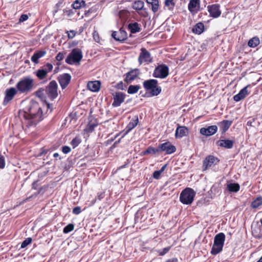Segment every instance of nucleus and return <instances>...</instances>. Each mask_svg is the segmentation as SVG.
<instances>
[{
  "instance_id": "obj_1",
  "label": "nucleus",
  "mask_w": 262,
  "mask_h": 262,
  "mask_svg": "<svg viewBox=\"0 0 262 262\" xmlns=\"http://www.w3.org/2000/svg\"><path fill=\"white\" fill-rule=\"evenodd\" d=\"M19 114L23 128L25 130L36 126L42 120V110L37 102L32 103L28 112L20 111Z\"/></svg>"
},
{
  "instance_id": "obj_2",
  "label": "nucleus",
  "mask_w": 262,
  "mask_h": 262,
  "mask_svg": "<svg viewBox=\"0 0 262 262\" xmlns=\"http://www.w3.org/2000/svg\"><path fill=\"white\" fill-rule=\"evenodd\" d=\"M34 85V80L31 76H25L16 83V88L19 94H27L33 90Z\"/></svg>"
},
{
  "instance_id": "obj_3",
  "label": "nucleus",
  "mask_w": 262,
  "mask_h": 262,
  "mask_svg": "<svg viewBox=\"0 0 262 262\" xmlns=\"http://www.w3.org/2000/svg\"><path fill=\"white\" fill-rule=\"evenodd\" d=\"M158 84V81L156 79L146 80L143 82L144 88L146 91H150V96H157L161 92V88Z\"/></svg>"
},
{
  "instance_id": "obj_4",
  "label": "nucleus",
  "mask_w": 262,
  "mask_h": 262,
  "mask_svg": "<svg viewBox=\"0 0 262 262\" xmlns=\"http://www.w3.org/2000/svg\"><path fill=\"white\" fill-rule=\"evenodd\" d=\"M195 192L189 187H187L182 191L180 195V202L185 205H190L194 200Z\"/></svg>"
},
{
  "instance_id": "obj_5",
  "label": "nucleus",
  "mask_w": 262,
  "mask_h": 262,
  "mask_svg": "<svg viewBox=\"0 0 262 262\" xmlns=\"http://www.w3.org/2000/svg\"><path fill=\"white\" fill-rule=\"evenodd\" d=\"M83 57L82 52L79 48L73 49L66 58L65 61L69 64L79 63Z\"/></svg>"
},
{
  "instance_id": "obj_6",
  "label": "nucleus",
  "mask_w": 262,
  "mask_h": 262,
  "mask_svg": "<svg viewBox=\"0 0 262 262\" xmlns=\"http://www.w3.org/2000/svg\"><path fill=\"white\" fill-rule=\"evenodd\" d=\"M53 69L52 63L47 62L39 69L34 72L39 80H43L47 78L48 73L51 72Z\"/></svg>"
},
{
  "instance_id": "obj_7",
  "label": "nucleus",
  "mask_w": 262,
  "mask_h": 262,
  "mask_svg": "<svg viewBox=\"0 0 262 262\" xmlns=\"http://www.w3.org/2000/svg\"><path fill=\"white\" fill-rule=\"evenodd\" d=\"M45 93L51 100H54L58 96V84L55 80H52L46 86Z\"/></svg>"
},
{
  "instance_id": "obj_8",
  "label": "nucleus",
  "mask_w": 262,
  "mask_h": 262,
  "mask_svg": "<svg viewBox=\"0 0 262 262\" xmlns=\"http://www.w3.org/2000/svg\"><path fill=\"white\" fill-rule=\"evenodd\" d=\"M169 75V69L167 66L164 64L158 66L154 70L153 76L159 78H165Z\"/></svg>"
},
{
  "instance_id": "obj_9",
  "label": "nucleus",
  "mask_w": 262,
  "mask_h": 262,
  "mask_svg": "<svg viewBox=\"0 0 262 262\" xmlns=\"http://www.w3.org/2000/svg\"><path fill=\"white\" fill-rule=\"evenodd\" d=\"M18 93L16 88L11 87L7 89L5 92V96L3 104L4 105L8 104L14 98V96Z\"/></svg>"
},
{
  "instance_id": "obj_10",
  "label": "nucleus",
  "mask_w": 262,
  "mask_h": 262,
  "mask_svg": "<svg viewBox=\"0 0 262 262\" xmlns=\"http://www.w3.org/2000/svg\"><path fill=\"white\" fill-rule=\"evenodd\" d=\"M220 160L214 156L209 155L207 156L203 162V171L207 170L213 165L216 164Z\"/></svg>"
},
{
  "instance_id": "obj_11",
  "label": "nucleus",
  "mask_w": 262,
  "mask_h": 262,
  "mask_svg": "<svg viewBox=\"0 0 262 262\" xmlns=\"http://www.w3.org/2000/svg\"><path fill=\"white\" fill-rule=\"evenodd\" d=\"M207 8V11L209 13V16L213 18L219 17L222 14L221 6L219 4L208 5Z\"/></svg>"
},
{
  "instance_id": "obj_12",
  "label": "nucleus",
  "mask_w": 262,
  "mask_h": 262,
  "mask_svg": "<svg viewBox=\"0 0 262 262\" xmlns=\"http://www.w3.org/2000/svg\"><path fill=\"white\" fill-rule=\"evenodd\" d=\"M112 37L116 41L123 42L127 38V34L122 27L118 31H113Z\"/></svg>"
},
{
  "instance_id": "obj_13",
  "label": "nucleus",
  "mask_w": 262,
  "mask_h": 262,
  "mask_svg": "<svg viewBox=\"0 0 262 262\" xmlns=\"http://www.w3.org/2000/svg\"><path fill=\"white\" fill-rule=\"evenodd\" d=\"M152 61L150 53L145 48H142L141 49V53L138 57V61L140 64L143 62L149 63Z\"/></svg>"
},
{
  "instance_id": "obj_14",
  "label": "nucleus",
  "mask_w": 262,
  "mask_h": 262,
  "mask_svg": "<svg viewBox=\"0 0 262 262\" xmlns=\"http://www.w3.org/2000/svg\"><path fill=\"white\" fill-rule=\"evenodd\" d=\"M159 151H165L166 154L169 155L174 152L176 150V147L169 142H166L159 145Z\"/></svg>"
},
{
  "instance_id": "obj_15",
  "label": "nucleus",
  "mask_w": 262,
  "mask_h": 262,
  "mask_svg": "<svg viewBox=\"0 0 262 262\" xmlns=\"http://www.w3.org/2000/svg\"><path fill=\"white\" fill-rule=\"evenodd\" d=\"M113 96L114 101L112 103V106L113 107L119 106L121 103L124 101L126 96L124 93L121 92H116L113 94Z\"/></svg>"
},
{
  "instance_id": "obj_16",
  "label": "nucleus",
  "mask_w": 262,
  "mask_h": 262,
  "mask_svg": "<svg viewBox=\"0 0 262 262\" xmlns=\"http://www.w3.org/2000/svg\"><path fill=\"white\" fill-rule=\"evenodd\" d=\"M57 80L62 89L63 90L66 89L70 83L71 80V76L69 73H64L60 75L58 77Z\"/></svg>"
},
{
  "instance_id": "obj_17",
  "label": "nucleus",
  "mask_w": 262,
  "mask_h": 262,
  "mask_svg": "<svg viewBox=\"0 0 262 262\" xmlns=\"http://www.w3.org/2000/svg\"><path fill=\"white\" fill-rule=\"evenodd\" d=\"M217 131V126L216 125L209 126L207 127H202L200 129V133L205 136H210L214 135Z\"/></svg>"
},
{
  "instance_id": "obj_18",
  "label": "nucleus",
  "mask_w": 262,
  "mask_h": 262,
  "mask_svg": "<svg viewBox=\"0 0 262 262\" xmlns=\"http://www.w3.org/2000/svg\"><path fill=\"white\" fill-rule=\"evenodd\" d=\"M250 86V85L246 86L242 89L237 94L234 95L233 96L234 100L236 102H238L248 96L250 93V91L248 90V88Z\"/></svg>"
},
{
  "instance_id": "obj_19",
  "label": "nucleus",
  "mask_w": 262,
  "mask_h": 262,
  "mask_svg": "<svg viewBox=\"0 0 262 262\" xmlns=\"http://www.w3.org/2000/svg\"><path fill=\"white\" fill-rule=\"evenodd\" d=\"M178 127L176 128L175 132V137L177 139L182 138L186 136L189 133V130L187 127L185 126H181L180 124H177Z\"/></svg>"
},
{
  "instance_id": "obj_20",
  "label": "nucleus",
  "mask_w": 262,
  "mask_h": 262,
  "mask_svg": "<svg viewBox=\"0 0 262 262\" xmlns=\"http://www.w3.org/2000/svg\"><path fill=\"white\" fill-rule=\"evenodd\" d=\"M98 124L97 119L93 118H89L88 123L84 129V132L87 134L92 133Z\"/></svg>"
},
{
  "instance_id": "obj_21",
  "label": "nucleus",
  "mask_w": 262,
  "mask_h": 262,
  "mask_svg": "<svg viewBox=\"0 0 262 262\" xmlns=\"http://www.w3.org/2000/svg\"><path fill=\"white\" fill-rule=\"evenodd\" d=\"M140 74L139 69H135L132 70L126 74V77L124 81L126 83H130L132 81L134 80Z\"/></svg>"
},
{
  "instance_id": "obj_22",
  "label": "nucleus",
  "mask_w": 262,
  "mask_h": 262,
  "mask_svg": "<svg viewBox=\"0 0 262 262\" xmlns=\"http://www.w3.org/2000/svg\"><path fill=\"white\" fill-rule=\"evenodd\" d=\"M232 124V121L227 120H223V121L217 123V125L219 127L222 135H224L225 134V133L229 129Z\"/></svg>"
},
{
  "instance_id": "obj_23",
  "label": "nucleus",
  "mask_w": 262,
  "mask_h": 262,
  "mask_svg": "<svg viewBox=\"0 0 262 262\" xmlns=\"http://www.w3.org/2000/svg\"><path fill=\"white\" fill-rule=\"evenodd\" d=\"M252 235L257 239L262 238V227L257 223L252 225Z\"/></svg>"
},
{
  "instance_id": "obj_24",
  "label": "nucleus",
  "mask_w": 262,
  "mask_h": 262,
  "mask_svg": "<svg viewBox=\"0 0 262 262\" xmlns=\"http://www.w3.org/2000/svg\"><path fill=\"white\" fill-rule=\"evenodd\" d=\"M200 7V0H190L188 5V9L191 13L196 12Z\"/></svg>"
},
{
  "instance_id": "obj_25",
  "label": "nucleus",
  "mask_w": 262,
  "mask_h": 262,
  "mask_svg": "<svg viewBox=\"0 0 262 262\" xmlns=\"http://www.w3.org/2000/svg\"><path fill=\"white\" fill-rule=\"evenodd\" d=\"M101 86V82L100 81H91L87 83V88L93 92H97L100 90Z\"/></svg>"
},
{
  "instance_id": "obj_26",
  "label": "nucleus",
  "mask_w": 262,
  "mask_h": 262,
  "mask_svg": "<svg viewBox=\"0 0 262 262\" xmlns=\"http://www.w3.org/2000/svg\"><path fill=\"white\" fill-rule=\"evenodd\" d=\"M234 141L229 139L219 140L216 142L218 146L224 147L227 149H231L233 147Z\"/></svg>"
},
{
  "instance_id": "obj_27",
  "label": "nucleus",
  "mask_w": 262,
  "mask_h": 262,
  "mask_svg": "<svg viewBox=\"0 0 262 262\" xmlns=\"http://www.w3.org/2000/svg\"><path fill=\"white\" fill-rule=\"evenodd\" d=\"M47 54L46 50H38L31 56V60L35 64L39 63V59L43 57Z\"/></svg>"
},
{
  "instance_id": "obj_28",
  "label": "nucleus",
  "mask_w": 262,
  "mask_h": 262,
  "mask_svg": "<svg viewBox=\"0 0 262 262\" xmlns=\"http://www.w3.org/2000/svg\"><path fill=\"white\" fill-rule=\"evenodd\" d=\"M146 2L154 13L158 11L160 8L159 0H146Z\"/></svg>"
},
{
  "instance_id": "obj_29",
  "label": "nucleus",
  "mask_w": 262,
  "mask_h": 262,
  "mask_svg": "<svg viewBox=\"0 0 262 262\" xmlns=\"http://www.w3.org/2000/svg\"><path fill=\"white\" fill-rule=\"evenodd\" d=\"M127 28L131 33L139 32L141 30V26L137 22L130 23L127 25Z\"/></svg>"
},
{
  "instance_id": "obj_30",
  "label": "nucleus",
  "mask_w": 262,
  "mask_h": 262,
  "mask_svg": "<svg viewBox=\"0 0 262 262\" xmlns=\"http://www.w3.org/2000/svg\"><path fill=\"white\" fill-rule=\"evenodd\" d=\"M204 25L202 22L196 24L192 29V32L196 34L200 35L204 31Z\"/></svg>"
},
{
  "instance_id": "obj_31",
  "label": "nucleus",
  "mask_w": 262,
  "mask_h": 262,
  "mask_svg": "<svg viewBox=\"0 0 262 262\" xmlns=\"http://www.w3.org/2000/svg\"><path fill=\"white\" fill-rule=\"evenodd\" d=\"M225 239L226 236L225 234L223 232H220L214 236L213 243L224 246Z\"/></svg>"
},
{
  "instance_id": "obj_32",
  "label": "nucleus",
  "mask_w": 262,
  "mask_h": 262,
  "mask_svg": "<svg viewBox=\"0 0 262 262\" xmlns=\"http://www.w3.org/2000/svg\"><path fill=\"white\" fill-rule=\"evenodd\" d=\"M139 122L138 118L137 117L136 119H132L129 123L127 124L126 127V131L125 133L122 137L123 138L125 135H126L128 132H129L131 130L134 128L138 124Z\"/></svg>"
},
{
  "instance_id": "obj_33",
  "label": "nucleus",
  "mask_w": 262,
  "mask_h": 262,
  "mask_svg": "<svg viewBox=\"0 0 262 262\" xmlns=\"http://www.w3.org/2000/svg\"><path fill=\"white\" fill-rule=\"evenodd\" d=\"M223 246L213 243L210 253L213 255H216L221 252L223 251Z\"/></svg>"
},
{
  "instance_id": "obj_34",
  "label": "nucleus",
  "mask_w": 262,
  "mask_h": 262,
  "mask_svg": "<svg viewBox=\"0 0 262 262\" xmlns=\"http://www.w3.org/2000/svg\"><path fill=\"white\" fill-rule=\"evenodd\" d=\"M86 5L85 2L83 0H76L72 4V7L73 9L77 10L81 8H84L86 7Z\"/></svg>"
},
{
  "instance_id": "obj_35",
  "label": "nucleus",
  "mask_w": 262,
  "mask_h": 262,
  "mask_svg": "<svg viewBox=\"0 0 262 262\" xmlns=\"http://www.w3.org/2000/svg\"><path fill=\"white\" fill-rule=\"evenodd\" d=\"M144 3L141 0L135 1L132 5V7L136 11L141 10L143 9Z\"/></svg>"
},
{
  "instance_id": "obj_36",
  "label": "nucleus",
  "mask_w": 262,
  "mask_h": 262,
  "mask_svg": "<svg viewBox=\"0 0 262 262\" xmlns=\"http://www.w3.org/2000/svg\"><path fill=\"white\" fill-rule=\"evenodd\" d=\"M164 4V9L169 11L173 10L176 5L174 0H165Z\"/></svg>"
},
{
  "instance_id": "obj_37",
  "label": "nucleus",
  "mask_w": 262,
  "mask_h": 262,
  "mask_svg": "<svg viewBox=\"0 0 262 262\" xmlns=\"http://www.w3.org/2000/svg\"><path fill=\"white\" fill-rule=\"evenodd\" d=\"M262 205V196H257L255 200H254L251 204V207L253 208H257L258 207Z\"/></svg>"
},
{
  "instance_id": "obj_38",
  "label": "nucleus",
  "mask_w": 262,
  "mask_h": 262,
  "mask_svg": "<svg viewBox=\"0 0 262 262\" xmlns=\"http://www.w3.org/2000/svg\"><path fill=\"white\" fill-rule=\"evenodd\" d=\"M227 188L230 192H236L239 190L240 186L238 183H230L227 185Z\"/></svg>"
},
{
  "instance_id": "obj_39",
  "label": "nucleus",
  "mask_w": 262,
  "mask_h": 262,
  "mask_svg": "<svg viewBox=\"0 0 262 262\" xmlns=\"http://www.w3.org/2000/svg\"><path fill=\"white\" fill-rule=\"evenodd\" d=\"M160 152L159 147L157 148L152 147V146L148 147L145 150L142 152L143 155H147L148 154H156Z\"/></svg>"
},
{
  "instance_id": "obj_40",
  "label": "nucleus",
  "mask_w": 262,
  "mask_h": 262,
  "mask_svg": "<svg viewBox=\"0 0 262 262\" xmlns=\"http://www.w3.org/2000/svg\"><path fill=\"white\" fill-rule=\"evenodd\" d=\"M118 15L122 20L126 21L129 17L130 13L128 10H121L119 12Z\"/></svg>"
},
{
  "instance_id": "obj_41",
  "label": "nucleus",
  "mask_w": 262,
  "mask_h": 262,
  "mask_svg": "<svg viewBox=\"0 0 262 262\" xmlns=\"http://www.w3.org/2000/svg\"><path fill=\"white\" fill-rule=\"evenodd\" d=\"M260 43L259 39L257 37H254L250 39L248 42V45L249 47L255 48L257 47Z\"/></svg>"
},
{
  "instance_id": "obj_42",
  "label": "nucleus",
  "mask_w": 262,
  "mask_h": 262,
  "mask_svg": "<svg viewBox=\"0 0 262 262\" xmlns=\"http://www.w3.org/2000/svg\"><path fill=\"white\" fill-rule=\"evenodd\" d=\"M141 89L140 85H130L127 90V93L129 94H134Z\"/></svg>"
},
{
  "instance_id": "obj_43",
  "label": "nucleus",
  "mask_w": 262,
  "mask_h": 262,
  "mask_svg": "<svg viewBox=\"0 0 262 262\" xmlns=\"http://www.w3.org/2000/svg\"><path fill=\"white\" fill-rule=\"evenodd\" d=\"M35 95L37 97L41 99H43L47 96L45 93V90L42 88H39L35 92Z\"/></svg>"
},
{
  "instance_id": "obj_44",
  "label": "nucleus",
  "mask_w": 262,
  "mask_h": 262,
  "mask_svg": "<svg viewBox=\"0 0 262 262\" xmlns=\"http://www.w3.org/2000/svg\"><path fill=\"white\" fill-rule=\"evenodd\" d=\"M81 140L79 137L76 136L71 142V145L72 146L73 148H75L78 146L81 143Z\"/></svg>"
},
{
  "instance_id": "obj_45",
  "label": "nucleus",
  "mask_w": 262,
  "mask_h": 262,
  "mask_svg": "<svg viewBox=\"0 0 262 262\" xmlns=\"http://www.w3.org/2000/svg\"><path fill=\"white\" fill-rule=\"evenodd\" d=\"M105 196V192H100L97 193V197L93 200L91 204L93 205H94L97 200L101 201L102 199H103Z\"/></svg>"
},
{
  "instance_id": "obj_46",
  "label": "nucleus",
  "mask_w": 262,
  "mask_h": 262,
  "mask_svg": "<svg viewBox=\"0 0 262 262\" xmlns=\"http://www.w3.org/2000/svg\"><path fill=\"white\" fill-rule=\"evenodd\" d=\"M74 229V225L73 224H69L63 228V232L64 233H68L73 231Z\"/></svg>"
},
{
  "instance_id": "obj_47",
  "label": "nucleus",
  "mask_w": 262,
  "mask_h": 262,
  "mask_svg": "<svg viewBox=\"0 0 262 262\" xmlns=\"http://www.w3.org/2000/svg\"><path fill=\"white\" fill-rule=\"evenodd\" d=\"M76 11L72 9H66L63 10V14L68 17H72L75 14Z\"/></svg>"
},
{
  "instance_id": "obj_48",
  "label": "nucleus",
  "mask_w": 262,
  "mask_h": 262,
  "mask_svg": "<svg viewBox=\"0 0 262 262\" xmlns=\"http://www.w3.org/2000/svg\"><path fill=\"white\" fill-rule=\"evenodd\" d=\"M32 241V238L31 237H28L26 238L25 240H24L23 242L21 243L20 247L21 248H26L28 245L31 243Z\"/></svg>"
},
{
  "instance_id": "obj_49",
  "label": "nucleus",
  "mask_w": 262,
  "mask_h": 262,
  "mask_svg": "<svg viewBox=\"0 0 262 262\" xmlns=\"http://www.w3.org/2000/svg\"><path fill=\"white\" fill-rule=\"evenodd\" d=\"M170 249H171V247L170 246H168V247H165V248H163L161 251H158L159 255L160 256H163V255H164L165 254H166L170 250Z\"/></svg>"
},
{
  "instance_id": "obj_50",
  "label": "nucleus",
  "mask_w": 262,
  "mask_h": 262,
  "mask_svg": "<svg viewBox=\"0 0 262 262\" xmlns=\"http://www.w3.org/2000/svg\"><path fill=\"white\" fill-rule=\"evenodd\" d=\"M65 53L62 52H59L55 57V59L58 61H61L64 57Z\"/></svg>"
},
{
  "instance_id": "obj_51",
  "label": "nucleus",
  "mask_w": 262,
  "mask_h": 262,
  "mask_svg": "<svg viewBox=\"0 0 262 262\" xmlns=\"http://www.w3.org/2000/svg\"><path fill=\"white\" fill-rule=\"evenodd\" d=\"M93 37L95 41L97 42H100V37L98 32L97 31H94L93 33Z\"/></svg>"
},
{
  "instance_id": "obj_52",
  "label": "nucleus",
  "mask_w": 262,
  "mask_h": 262,
  "mask_svg": "<svg viewBox=\"0 0 262 262\" xmlns=\"http://www.w3.org/2000/svg\"><path fill=\"white\" fill-rule=\"evenodd\" d=\"M5 166V157L2 155L0 154V168L3 169Z\"/></svg>"
},
{
  "instance_id": "obj_53",
  "label": "nucleus",
  "mask_w": 262,
  "mask_h": 262,
  "mask_svg": "<svg viewBox=\"0 0 262 262\" xmlns=\"http://www.w3.org/2000/svg\"><path fill=\"white\" fill-rule=\"evenodd\" d=\"M67 33L68 34V37L69 39L73 38L76 34L74 30H70V31H67Z\"/></svg>"
},
{
  "instance_id": "obj_54",
  "label": "nucleus",
  "mask_w": 262,
  "mask_h": 262,
  "mask_svg": "<svg viewBox=\"0 0 262 262\" xmlns=\"http://www.w3.org/2000/svg\"><path fill=\"white\" fill-rule=\"evenodd\" d=\"M81 207L79 206H77V207H74L72 210L73 213L74 214H76V215H78V214H80L81 213Z\"/></svg>"
},
{
  "instance_id": "obj_55",
  "label": "nucleus",
  "mask_w": 262,
  "mask_h": 262,
  "mask_svg": "<svg viewBox=\"0 0 262 262\" xmlns=\"http://www.w3.org/2000/svg\"><path fill=\"white\" fill-rule=\"evenodd\" d=\"M71 151V149L69 146H63L62 147V151L65 154L69 153Z\"/></svg>"
},
{
  "instance_id": "obj_56",
  "label": "nucleus",
  "mask_w": 262,
  "mask_h": 262,
  "mask_svg": "<svg viewBox=\"0 0 262 262\" xmlns=\"http://www.w3.org/2000/svg\"><path fill=\"white\" fill-rule=\"evenodd\" d=\"M161 174V173L159 170H156L153 172L152 177L155 179H159L160 178Z\"/></svg>"
},
{
  "instance_id": "obj_57",
  "label": "nucleus",
  "mask_w": 262,
  "mask_h": 262,
  "mask_svg": "<svg viewBox=\"0 0 262 262\" xmlns=\"http://www.w3.org/2000/svg\"><path fill=\"white\" fill-rule=\"evenodd\" d=\"M28 18H29V17L27 14H22V15H21V16L19 19V22L25 21L27 20L28 19Z\"/></svg>"
},
{
  "instance_id": "obj_58",
  "label": "nucleus",
  "mask_w": 262,
  "mask_h": 262,
  "mask_svg": "<svg viewBox=\"0 0 262 262\" xmlns=\"http://www.w3.org/2000/svg\"><path fill=\"white\" fill-rule=\"evenodd\" d=\"M115 88L117 89H119V90H123L124 89V88H123V82L122 81H120L119 82H118L116 85H115Z\"/></svg>"
},
{
  "instance_id": "obj_59",
  "label": "nucleus",
  "mask_w": 262,
  "mask_h": 262,
  "mask_svg": "<svg viewBox=\"0 0 262 262\" xmlns=\"http://www.w3.org/2000/svg\"><path fill=\"white\" fill-rule=\"evenodd\" d=\"M165 262H178V259L177 258H172L167 259Z\"/></svg>"
},
{
  "instance_id": "obj_60",
  "label": "nucleus",
  "mask_w": 262,
  "mask_h": 262,
  "mask_svg": "<svg viewBox=\"0 0 262 262\" xmlns=\"http://www.w3.org/2000/svg\"><path fill=\"white\" fill-rule=\"evenodd\" d=\"M167 165L166 164L164 165L159 171L162 173L165 170Z\"/></svg>"
},
{
  "instance_id": "obj_61",
  "label": "nucleus",
  "mask_w": 262,
  "mask_h": 262,
  "mask_svg": "<svg viewBox=\"0 0 262 262\" xmlns=\"http://www.w3.org/2000/svg\"><path fill=\"white\" fill-rule=\"evenodd\" d=\"M121 138L119 139L118 141L115 142V143L112 145V147H115L120 142Z\"/></svg>"
},
{
  "instance_id": "obj_62",
  "label": "nucleus",
  "mask_w": 262,
  "mask_h": 262,
  "mask_svg": "<svg viewBox=\"0 0 262 262\" xmlns=\"http://www.w3.org/2000/svg\"><path fill=\"white\" fill-rule=\"evenodd\" d=\"M59 156V155L58 153H57V152H55V153H54V154H53V157H54V158H57V157H58Z\"/></svg>"
},
{
  "instance_id": "obj_63",
  "label": "nucleus",
  "mask_w": 262,
  "mask_h": 262,
  "mask_svg": "<svg viewBox=\"0 0 262 262\" xmlns=\"http://www.w3.org/2000/svg\"><path fill=\"white\" fill-rule=\"evenodd\" d=\"M47 152V151H46V150H43L42 151V152L40 153V155H45L46 154Z\"/></svg>"
},
{
  "instance_id": "obj_64",
  "label": "nucleus",
  "mask_w": 262,
  "mask_h": 262,
  "mask_svg": "<svg viewBox=\"0 0 262 262\" xmlns=\"http://www.w3.org/2000/svg\"><path fill=\"white\" fill-rule=\"evenodd\" d=\"M256 262H262V256L260 257V258Z\"/></svg>"
}]
</instances>
